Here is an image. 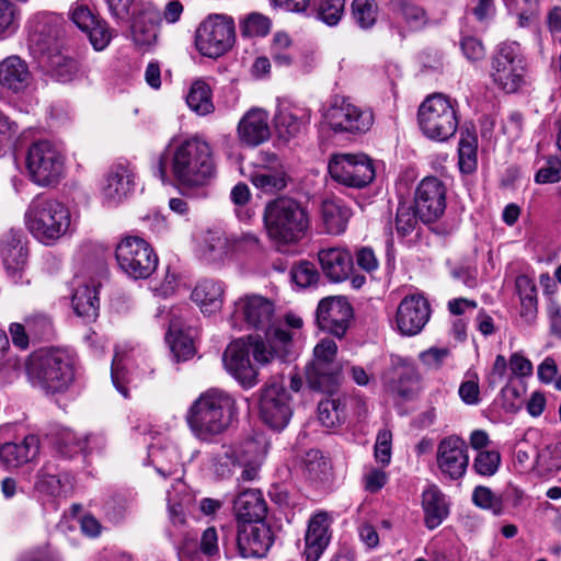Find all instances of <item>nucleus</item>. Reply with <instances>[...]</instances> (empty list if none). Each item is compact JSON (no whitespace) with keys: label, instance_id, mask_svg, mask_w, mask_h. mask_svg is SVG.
Instances as JSON below:
<instances>
[{"label":"nucleus","instance_id":"nucleus-1","mask_svg":"<svg viewBox=\"0 0 561 561\" xmlns=\"http://www.w3.org/2000/svg\"><path fill=\"white\" fill-rule=\"evenodd\" d=\"M158 176L162 182L172 179L183 187H202L216 175V162L210 145L198 136L172 139L159 158Z\"/></svg>","mask_w":561,"mask_h":561},{"label":"nucleus","instance_id":"nucleus-2","mask_svg":"<svg viewBox=\"0 0 561 561\" xmlns=\"http://www.w3.org/2000/svg\"><path fill=\"white\" fill-rule=\"evenodd\" d=\"M237 417L236 399L218 388L202 392L185 413V421L193 436L205 443H210L224 434Z\"/></svg>","mask_w":561,"mask_h":561},{"label":"nucleus","instance_id":"nucleus-3","mask_svg":"<svg viewBox=\"0 0 561 561\" xmlns=\"http://www.w3.org/2000/svg\"><path fill=\"white\" fill-rule=\"evenodd\" d=\"M23 222L37 242L50 247L70 231L72 221L66 204L48 195L38 194L27 204Z\"/></svg>","mask_w":561,"mask_h":561},{"label":"nucleus","instance_id":"nucleus-4","mask_svg":"<svg viewBox=\"0 0 561 561\" xmlns=\"http://www.w3.org/2000/svg\"><path fill=\"white\" fill-rule=\"evenodd\" d=\"M30 383L46 394L66 391L75 379L71 356L59 348L41 350L33 353L26 363Z\"/></svg>","mask_w":561,"mask_h":561},{"label":"nucleus","instance_id":"nucleus-5","mask_svg":"<svg viewBox=\"0 0 561 561\" xmlns=\"http://www.w3.org/2000/svg\"><path fill=\"white\" fill-rule=\"evenodd\" d=\"M263 220L267 237L277 245L299 242L310 226L306 209L296 201L284 197L266 205Z\"/></svg>","mask_w":561,"mask_h":561},{"label":"nucleus","instance_id":"nucleus-6","mask_svg":"<svg viewBox=\"0 0 561 561\" xmlns=\"http://www.w3.org/2000/svg\"><path fill=\"white\" fill-rule=\"evenodd\" d=\"M417 122L426 138L438 142L446 141L458 129L459 104L457 100L443 93L431 94L419 106Z\"/></svg>","mask_w":561,"mask_h":561},{"label":"nucleus","instance_id":"nucleus-7","mask_svg":"<svg viewBox=\"0 0 561 561\" xmlns=\"http://www.w3.org/2000/svg\"><path fill=\"white\" fill-rule=\"evenodd\" d=\"M262 461L260 444L247 440L239 446H221L213 456L211 470L219 478L230 477L237 467L242 468L239 480L252 481L256 478Z\"/></svg>","mask_w":561,"mask_h":561},{"label":"nucleus","instance_id":"nucleus-8","mask_svg":"<svg viewBox=\"0 0 561 561\" xmlns=\"http://www.w3.org/2000/svg\"><path fill=\"white\" fill-rule=\"evenodd\" d=\"M491 79L505 93H515L526 84V66L516 43H505L492 57Z\"/></svg>","mask_w":561,"mask_h":561},{"label":"nucleus","instance_id":"nucleus-9","mask_svg":"<svg viewBox=\"0 0 561 561\" xmlns=\"http://www.w3.org/2000/svg\"><path fill=\"white\" fill-rule=\"evenodd\" d=\"M135 25V44L140 47H151L158 42L157 27L162 23L176 24L184 12V5L180 0H169L162 10L152 2H141Z\"/></svg>","mask_w":561,"mask_h":561},{"label":"nucleus","instance_id":"nucleus-10","mask_svg":"<svg viewBox=\"0 0 561 561\" xmlns=\"http://www.w3.org/2000/svg\"><path fill=\"white\" fill-rule=\"evenodd\" d=\"M119 268L133 279L148 278L158 266L152 247L139 237H125L115 249Z\"/></svg>","mask_w":561,"mask_h":561},{"label":"nucleus","instance_id":"nucleus-11","mask_svg":"<svg viewBox=\"0 0 561 561\" xmlns=\"http://www.w3.org/2000/svg\"><path fill=\"white\" fill-rule=\"evenodd\" d=\"M322 118L336 133L362 134L374 124V114L369 108H363L345 96H335L323 108Z\"/></svg>","mask_w":561,"mask_h":561},{"label":"nucleus","instance_id":"nucleus-12","mask_svg":"<svg viewBox=\"0 0 561 561\" xmlns=\"http://www.w3.org/2000/svg\"><path fill=\"white\" fill-rule=\"evenodd\" d=\"M234 39L233 19L215 14L199 24L196 32V48L204 56L217 58L233 46Z\"/></svg>","mask_w":561,"mask_h":561},{"label":"nucleus","instance_id":"nucleus-13","mask_svg":"<svg viewBox=\"0 0 561 561\" xmlns=\"http://www.w3.org/2000/svg\"><path fill=\"white\" fill-rule=\"evenodd\" d=\"M65 159L61 152L47 140L30 146L26 169L34 183L47 186L59 181L64 172Z\"/></svg>","mask_w":561,"mask_h":561},{"label":"nucleus","instance_id":"nucleus-14","mask_svg":"<svg viewBox=\"0 0 561 561\" xmlns=\"http://www.w3.org/2000/svg\"><path fill=\"white\" fill-rule=\"evenodd\" d=\"M328 169L334 181L356 188L367 186L376 175L373 160L364 153L334 154Z\"/></svg>","mask_w":561,"mask_h":561},{"label":"nucleus","instance_id":"nucleus-15","mask_svg":"<svg viewBox=\"0 0 561 561\" xmlns=\"http://www.w3.org/2000/svg\"><path fill=\"white\" fill-rule=\"evenodd\" d=\"M337 345L333 340L323 339L313 348V359L307 367L309 385L320 391H332L339 383L340 367L334 364Z\"/></svg>","mask_w":561,"mask_h":561},{"label":"nucleus","instance_id":"nucleus-16","mask_svg":"<svg viewBox=\"0 0 561 561\" xmlns=\"http://www.w3.org/2000/svg\"><path fill=\"white\" fill-rule=\"evenodd\" d=\"M274 304L257 294H247L240 297L230 317L232 327L238 329L266 330L274 318Z\"/></svg>","mask_w":561,"mask_h":561},{"label":"nucleus","instance_id":"nucleus-17","mask_svg":"<svg viewBox=\"0 0 561 561\" xmlns=\"http://www.w3.org/2000/svg\"><path fill=\"white\" fill-rule=\"evenodd\" d=\"M260 415L274 430H283L293 415L291 398L283 383L267 382L260 394Z\"/></svg>","mask_w":561,"mask_h":561},{"label":"nucleus","instance_id":"nucleus-18","mask_svg":"<svg viewBox=\"0 0 561 561\" xmlns=\"http://www.w3.org/2000/svg\"><path fill=\"white\" fill-rule=\"evenodd\" d=\"M436 466L444 479H462L469 466L467 443L457 435L444 437L437 445Z\"/></svg>","mask_w":561,"mask_h":561},{"label":"nucleus","instance_id":"nucleus-19","mask_svg":"<svg viewBox=\"0 0 561 561\" xmlns=\"http://www.w3.org/2000/svg\"><path fill=\"white\" fill-rule=\"evenodd\" d=\"M415 208L424 222H433L440 218L446 209L444 183L435 176L423 179L416 187Z\"/></svg>","mask_w":561,"mask_h":561},{"label":"nucleus","instance_id":"nucleus-20","mask_svg":"<svg viewBox=\"0 0 561 561\" xmlns=\"http://www.w3.org/2000/svg\"><path fill=\"white\" fill-rule=\"evenodd\" d=\"M222 362L226 370L245 389L259 382V373L250 360L248 340L231 342L224 352Z\"/></svg>","mask_w":561,"mask_h":561},{"label":"nucleus","instance_id":"nucleus-21","mask_svg":"<svg viewBox=\"0 0 561 561\" xmlns=\"http://www.w3.org/2000/svg\"><path fill=\"white\" fill-rule=\"evenodd\" d=\"M353 317V309L345 297L331 296L320 300L317 309V323L323 331L344 336Z\"/></svg>","mask_w":561,"mask_h":561},{"label":"nucleus","instance_id":"nucleus-22","mask_svg":"<svg viewBox=\"0 0 561 561\" xmlns=\"http://www.w3.org/2000/svg\"><path fill=\"white\" fill-rule=\"evenodd\" d=\"M430 316L431 308L425 297L420 294L405 296L397 309V328L402 335H416L424 329Z\"/></svg>","mask_w":561,"mask_h":561},{"label":"nucleus","instance_id":"nucleus-23","mask_svg":"<svg viewBox=\"0 0 561 561\" xmlns=\"http://www.w3.org/2000/svg\"><path fill=\"white\" fill-rule=\"evenodd\" d=\"M271 527L264 522L242 523L238 526L237 548L242 558H262L273 545Z\"/></svg>","mask_w":561,"mask_h":561},{"label":"nucleus","instance_id":"nucleus-24","mask_svg":"<svg viewBox=\"0 0 561 561\" xmlns=\"http://www.w3.org/2000/svg\"><path fill=\"white\" fill-rule=\"evenodd\" d=\"M0 253L3 259L4 268L8 277L14 285L24 284V267L27 259V249L22 242L20 231L10 230L0 242ZM30 283L28 279L25 280Z\"/></svg>","mask_w":561,"mask_h":561},{"label":"nucleus","instance_id":"nucleus-25","mask_svg":"<svg viewBox=\"0 0 561 561\" xmlns=\"http://www.w3.org/2000/svg\"><path fill=\"white\" fill-rule=\"evenodd\" d=\"M333 518L327 512L313 514L307 526L305 535L304 554L306 561H318L331 540V525Z\"/></svg>","mask_w":561,"mask_h":561},{"label":"nucleus","instance_id":"nucleus-26","mask_svg":"<svg viewBox=\"0 0 561 561\" xmlns=\"http://www.w3.org/2000/svg\"><path fill=\"white\" fill-rule=\"evenodd\" d=\"M39 454V438L36 435H26L23 439L8 442L0 445V462L15 469L37 458Z\"/></svg>","mask_w":561,"mask_h":561},{"label":"nucleus","instance_id":"nucleus-27","mask_svg":"<svg viewBox=\"0 0 561 561\" xmlns=\"http://www.w3.org/2000/svg\"><path fill=\"white\" fill-rule=\"evenodd\" d=\"M239 139L248 146H259L270 138L268 113L259 107L249 110L238 124Z\"/></svg>","mask_w":561,"mask_h":561},{"label":"nucleus","instance_id":"nucleus-28","mask_svg":"<svg viewBox=\"0 0 561 561\" xmlns=\"http://www.w3.org/2000/svg\"><path fill=\"white\" fill-rule=\"evenodd\" d=\"M48 438L56 453L64 458H72L83 451L89 444L98 445L102 437L99 435L82 436L71 428L58 426L50 431Z\"/></svg>","mask_w":561,"mask_h":561},{"label":"nucleus","instance_id":"nucleus-29","mask_svg":"<svg viewBox=\"0 0 561 561\" xmlns=\"http://www.w3.org/2000/svg\"><path fill=\"white\" fill-rule=\"evenodd\" d=\"M32 82L27 64L19 56H9L0 61V87L12 93L24 92Z\"/></svg>","mask_w":561,"mask_h":561},{"label":"nucleus","instance_id":"nucleus-30","mask_svg":"<svg viewBox=\"0 0 561 561\" xmlns=\"http://www.w3.org/2000/svg\"><path fill=\"white\" fill-rule=\"evenodd\" d=\"M134 188L131 172L124 165L113 167L102 186L103 203L107 206L121 204Z\"/></svg>","mask_w":561,"mask_h":561},{"label":"nucleus","instance_id":"nucleus-31","mask_svg":"<svg viewBox=\"0 0 561 561\" xmlns=\"http://www.w3.org/2000/svg\"><path fill=\"white\" fill-rule=\"evenodd\" d=\"M62 19L55 13L37 14L33 21L31 42L41 51H49L61 35Z\"/></svg>","mask_w":561,"mask_h":561},{"label":"nucleus","instance_id":"nucleus-32","mask_svg":"<svg viewBox=\"0 0 561 561\" xmlns=\"http://www.w3.org/2000/svg\"><path fill=\"white\" fill-rule=\"evenodd\" d=\"M310 121V112L289 103L278 105L275 115V127L280 137L289 139L301 133Z\"/></svg>","mask_w":561,"mask_h":561},{"label":"nucleus","instance_id":"nucleus-33","mask_svg":"<svg viewBox=\"0 0 561 561\" xmlns=\"http://www.w3.org/2000/svg\"><path fill=\"white\" fill-rule=\"evenodd\" d=\"M319 262L327 277L335 283L345 280L353 270L352 254L341 248L321 250Z\"/></svg>","mask_w":561,"mask_h":561},{"label":"nucleus","instance_id":"nucleus-34","mask_svg":"<svg viewBox=\"0 0 561 561\" xmlns=\"http://www.w3.org/2000/svg\"><path fill=\"white\" fill-rule=\"evenodd\" d=\"M233 508L239 524L264 522L267 514L266 502L260 490H247L234 500Z\"/></svg>","mask_w":561,"mask_h":561},{"label":"nucleus","instance_id":"nucleus-35","mask_svg":"<svg viewBox=\"0 0 561 561\" xmlns=\"http://www.w3.org/2000/svg\"><path fill=\"white\" fill-rule=\"evenodd\" d=\"M225 288L215 279H202L194 287L191 298L203 313L211 314L219 311L224 304Z\"/></svg>","mask_w":561,"mask_h":561},{"label":"nucleus","instance_id":"nucleus-36","mask_svg":"<svg viewBox=\"0 0 561 561\" xmlns=\"http://www.w3.org/2000/svg\"><path fill=\"white\" fill-rule=\"evenodd\" d=\"M35 488L41 493L59 497L72 490V481L69 474L58 473L53 465H45L37 473Z\"/></svg>","mask_w":561,"mask_h":561},{"label":"nucleus","instance_id":"nucleus-37","mask_svg":"<svg viewBox=\"0 0 561 561\" xmlns=\"http://www.w3.org/2000/svg\"><path fill=\"white\" fill-rule=\"evenodd\" d=\"M422 506L425 514V525L430 529L438 527L448 515V506L442 491L432 485L422 494Z\"/></svg>","mask_w":561,"mask_h":561},{"label":"nucleus","instance_id":"nucleus-38","mask_svg":"<svg viewBox=\"0 0 561 561\" xmlns=\"http://www.w3.org/2000/svg\"><path fill=\"white\" fill-rule=\"evenodd\" d=\"M351 216V209L342 201L327 199L322 203L321 217L328 233L344 232Z\"/></svg>","mask_w":561,"mask_h":561},{"label":"nucleus","instance_id":"nucleus-39","mask_svg":"<svg viewBox=\"0 0 561 561\" xmlns=\"http://www.w3.org/2000/svg\"><path fill=\"white\" fill-rule=\"evenodd\" d=\"M271 165H260L250 176L252 184L268 193L280 191L286 186L285 171L272 157Z\"/></svg>","mask_w":561,"mask_h":561},{"label":"nucleus","instance_id":"nucleus-40","mask_svg":"<svg viewBox=\"0 0 561 561\" xmlns=\"http://www.w3.org/2000/svg\"><path fill=\"white\" fill-rule=\"evenodd\" d=\"M72 306L79 317L93 320L99 314L98 285L95 283L79 284L72 295Z\"/></svg>","mask_w":561,"mask_h":561},{"label":"nucleus","instance_id":"nucleus-41","mask_svg":"<svg viewBox=\"0 0 561 561\" xmlns=\"http://www.w3.org/2000/svg\"><path fill=\"white\" fill-rule=\"evenodd\" d=\"M516 293L520 300V317L528 324L535 322L538 312L537 288L527 275H519L515 280Z\"/></svg>","mask_w":561,"mask_h":561},{"label":"nucleus","instance_id":"nucleus-42","mask_svg":"<svg viewBox=\"0 0 561 561\" xmlns=\"http://www.w3.org/2000/svg\"><path fill=\"white\" fill-rule=\"evenodd\" d=\"M168 511L172 524L183 525L185 522L184 507L191 501L186 484L176 479L172 484V490L168 491Z\"/></svg>","mask_w":561,"mask_h":561},{"label":"nucleus","instance_id":"nucleus-43","mask_svg":"<svg viewBox=\"0 0 561 561\" xmlns=\"http://www.w3.org/2000/svg\"><path fill=\"white\" fill-rule=\"evenodd\" d=\"M419 382L417 369L413 365L403 363L398 378L388 383V390L400 398L410 399L414 396Z\"/></svg>","mask_w":561,"mask_h":561},{"label":"nucleus","instance_id":"nucleus-44","mask_svg":"<svg viewBox=\"0 0 561 561\" xmlns=\"http://www.w3.org/2000/svg\"><path fill=\"white\" fill-rule=\"evenodd\" d=\"M108 13L117 23H127L130 26L131 37L135 42V25L139 13V4L136 0H104Z\"/></svg>","mask_w":561,"mask_h":561},{"label":"nucleus","instance_id":"nucleus-45","mask_svg":"<svg viewBox=\"0 0 561 561\" xmlns=\"http://www.w3.org/2000/svg\"><path fill=\"white\" fill-rule=\"evenodd\" d=\"M345 405L340 398H325L318 404V420L327 428L341 426L345 421Z\"/></svg>","mask_w":561,"mask_h":561},{"label":"nucleus","instance_id":"nucleus-46","mask_svg":"<svg viewBox=\"0 0 561 561\" xmlns=\"http://www.w3.org/2000/svg\"><path fill=\"white\" fill-rule=\"evenodd\" d=\"M186 103L198 115H207L214 111L209 85L201 80L195 81L186 96Z\"/></svg>","mask_w":561,"mask_h":561},{"label":"nucleus","instance_id":"nucleus-47","mask_svg":"<svg viewBox=\"0 0 561 561\" xmlns=\"http://www.w3.org/2000/svg\"><path fill=\"white\" fill-rule=\"evenodd\" d=\"M150 459L156 470L163 478L170 477L178 472L180 465V454L174 447L158 448L150 450Z\"/></svg>","mask_w":561,"mask_h":561},{"label":"nucleus","instance_id":"nucleus-48","mask_svg":"<svg viewBox=\"0 0 561 561\" xmlns=\"http://www.w3.org/2000/svg\"><path fill=\"white\" fill-rule=\"evenodd\" d=\"M536 470L539 474H548L561 468V442L546 445L536 453Z\"/></svg>","mask_w":561,"mask_h":561},{"label":"nucleus","instance_id":"nucleus-49","mask_svg":"<svg viewBox=\"0 0 561 561\" xmlns=\"http://www.w3.org/2000/svg\"><path fill=\"white\" fill-rule=\"evenodd\" d=\"M389 5L411 28L417 30L426 24L425 11L409 0H390Z\"/></svg>","mask_w":561,"mask_h":561},{"label":"nucleus","instance_id":"nucleus-50","mask_svg":"<svg viewBox=\"0 0 561 561\" xmlns=\"http://www.w3.org/2000/svg\"><path fill=\"white\" fill-rule=\"evenodd\" d=\"M248 343L250 353L260 366H267L273 363H284V354H282L279 350L271 344V342H265L260 339L249 336Z\"/></svg>","mask_w":561,"mask_h":561},{"label":"nucleus","instance_id":"nucleus-51","mask_svg":"<svg viewBox=\"0 0 561 561\" xmlns=\"http://www.w3.org/2000/svg\"><path fill=\"white\" fill-rule=\"evenodd\" d=\"M351 13L354 22L363 30L373 27L377 21L378 4L375 0H353Z\"/></svg>","mask_w":561,"mask_h":561},{"label":"nucleus","instance_id":"nucleus-52","mask_svg":"<svg viewBox=\"0 0 561 561\" xmlns=\"http://www.w3.org/2000/svg\"><path fill=\"white\" fill-rule=\"evenodd\" d=\"M477 136L471 133L461 135L458 156H459V168L463 173H471L477 168Z\"/></svg>","mask_w":561,"mask_h":561},{"label":"nucleus","instance_id":"nucleus-53","mask_svg":"<svg viewBox=\"0 0 561 561\" xmlns=\"http://www.w3.org/2000/svg\"><path fill=\"white\" fill-rule=\"evenodd\" d=\"M293 42L288 34L277 32L274 34L271 44V56L274 62L280 67H288L293 64Z\"/></svg>","mask_w":561,"mask_h":561},{"label":"nucleus","instance_id":"nucleus-54","mask_svg":"<svg viewBox=\"0 0 561 561\" xmlns=\"http://www.w3.org/2000/svg\"><path fill=\"white\" fill-rule=\"evenodd\" d=\"M167 340L178 359H187L194 354V344L191 337L184 335L175 323H171Z\"/></svg>","mask_w":561,"mask_h":561},{"label":"nucleus","instance_id":"nucleus-55","mask_svg":"<svg viewBox=\"0 0 561 561\" xmlns=\"http://www.w3.org/2000/svg\"><path fill=\"white\" fill-rule=\"evenodd\" d=\"M271 20L262 13L252 12L240 22V31L247 37H263L271 30Z\"/></svg>","mask_w":561,"mask_h":561},{"label":"nucleus","instance_id":"nucleus-56","mask_svg":"<svg viewBox=\"0 0 561 561\" xmlns=\"http://www.w3.org/2000/svg\"><path fill=\"white\" fill-rule=\"evenodd\" d=\"M204 242L206 252L214 260H220L233 252L231 238L222 231H209Z\"/></svg>","mask_w":561,"mask_h":561},{"label":"nucleus","instance_id":"nucleus-57","mask_svg":"<svg viewBox=\"0 0 561 561\" xmlns=\"http://www.w3.org/2000/svg\"><path fill=\"white\" fill-rule=\"evenodd\" d=\"M19 27V12L10 0H0V39L13 35Z\"/></svg>","mask_w":561,"mask_h":561},{"label":"nucleus","instance_id":"nucleus-58","mask_svg":"<svg viewBox=\"0 0 561 561\" xmlns=\"http://www.w3.org/2000/svg\"><path fill=\"white\" fill-rule=\"evenodd\" d=\"M345 0H319L317 18L329 26H335L344 14Z\"/></svg>","mask_w":561,"mask_h":561},{"label":"nucleus","instance_id":"nucleus-59","mask_svg":"<svg viewBox=\"0 0 561 561\" xmlns=\"http://www.w3.org/2000/svg\"><path fill=\"white\" fill-rule=\"evenodd\" d=\"M49 67L54 76L62 82L70 81L78 71L77 61L60 54L50 57Z\"/></svg>","mask_w":561,"mask_h":561},{"label":"nucleus","instance_id":"nucleus-60","mask_svg":"<svg viewBox=\"0 0 561 561\" xmlns=\"http://www.w3.org/2000/svg\"><path fill=\"white\" fill-rule=\"evenodd\" d=\"M472 501L478 507L489 510L494 515L502 514L503 506L500 497L486 486H477L472 493Z\"/></svg>","mask_w":561,"mask_h":561},{"label":"nucleus","instance_id":"nucleus-61","mask_svg":"<svg viewBox=\"0 0 561 561\" xmlns=\"http://www.w3.org/2000/svg\"><path fill=\"white\" fill-rule=\"evenodd\" d=\"M25 324L33 340H42L53 333L51 320L43 313H34L26 317Z\"/></svg>","mask_w":561,"mask_h":561},{"label":"nucleus","instance_id":"nucleus-62","mask_svg":"<svg viewBox=\"0 0 561 561\" xmlns=\"http://www.w3.org/2000/svg\"><path fill=\"white\" fill-rule=\"evenodd\" d=\"M419 215L416 208L408 204H400L397 209L396 227L397 231L407 236L411 233L417 225Z\"/></svg>","mask_w":561,"mask_h":561},{"label":"nucleus","instance_id":"nucleus-63","mask_svg":"<svg viewBox=\"0 0 561 561\" xmlns=\"http://www.w3.org/2000/svg\"><path fill=\"white\" fill-rule=\"evenodd\" d=\"M291 278L297 286L306 288L318 282L319 273L312 263L302 261L293 266Z\"/></svg>","mask_w":561,"mask_h":561},{"label":"nucleus","instance_id":"nucleus-64","mask_svg":"<svg viewBox=\"0 0 561 561\" xmlns=\"http://www.w3.org/2000/svg\"><path fill=\"white\" fill-rule=\"evenodd\" d=\"M85 33L95 50H103L112 39V31L104 20L98 19L95 24Z\"/></svg>","mask_w":561,"mask_h":561}]
</instances>
